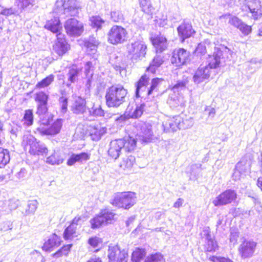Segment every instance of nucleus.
<instances>
[{"mask_svg":"<svg viewBox=\"0 0 262 262\" xmlns=\"http://www.w3.org/2000/svg\"><path fill=\"white\" fill-rule=\"evenodd\" d=\"M63 123V120L61 119H57L52 125L48 129L45 128L43 127H37L36 131L35 132L36 133L38 132L42 135H56L58 134L61 128Z\"/></svg>","mask_w":262,"mask_h":262,"instance_id":"obj_16","label":"nucleus"},{"mask_svg":"<svg viewBox=\"0 0 262 262\" xmlns=\"http://www.w3.org/2000/svg\"><path fill=\"white\" fill-rule=\"evenodd\" d=\"M127 90L120 84L111 86L106 89V104L109 107L117 108L125 101Z\"/></svg>","mask_w":262,"mask_h":262,"instance_id":"obj_2","label":"nucleus"},{"mask_svg":"<svg viewBox=\"0 0 262 262\" xmlns=\"http://www.w3.org/2000/svg\"><path fill=\"white\" fill-rule=\"evenodd\" d=\"M249 9L252 13V16L254 19H257L260 16L261 13L259 7L253 8L252 6H249Z\"/></svg>","mask_w":262,"mask_h":262,"instance_id":"obj_56","label":"nucleus"},{"mask_svg":"<svg viewBox=\"0 0 262 262\" xmlns=\"http://www.w3.org/2000/svg\"><path fill=\"white\" fill-rule=\"evenodd\" d=\"M85 46L87 48V52L89 54H93L94 58H96V53L97 52V42H92L90 41H88L85 42Z\"/></svg>","mask_w":262,"mask_h":262,"instance_id":"obj_46","label":"nucleus"},{"mask_svg":"<svg viewBox=\"0 0 262 262\" xmlns=\"http://www.w3.org/2000/svg\"><path fill=\"white\" fill-rule=\"evenodd\" d=\"M60 106V111L62 114H65L68 110V98L62 96L59 99Z\"/></svg>","mask_w":262,"mask_h":262,"instance_id":"obj_54","label":"nucleus"},{"mask_svg":"<svg viewBox=\"0 0 262 262\" xmlns=\"http://www.w3.org/2000/svg\"><path fill=\"white\" fill-rule=\"evenodd\" d=\"M149 81V78L146 75H144L136 83V96L140 97L145 93L146 87Z\"/></svg>","mask_w":262,"mask_h":262,"instance_id":"obj_21","label":"nucleus"},{"mask_svg":"<svg viewBox=\"0 0 262 262\" xmlns=\"http://www.w3.org/2000/svg\"><path fill=\"white\" fill-rule=\"evenodd\" d=\"M144 249L137 248L132 253V260L133 262H140L145 256Z\"/></svg>","mask_w":262,"mask_h":262,"instance_id":"obj_40","label":"nucleus"},{"mask_svg":"<svg viewBox=\"0 0 262 262\" xmlns=\"http://www.w3.org/2000/svg\"><path fill=\"white\" fill-rule=\"evenodd\" d=\"M182 117L179 116L173 118H167L162 123V127L164 132H174L179 129L180 121Z\"/></svg>","mask_w":262,"mask_h":262,"instance_id":"obj_15","label":"nucleus"},{"mask_svg":"<svg viewBox=\"0 0 262 262\" xmlns=\"http://www.w3.org/2000/svg\"><path fill=\"white\" fill-rule=\"evenodd\" d=\"M36 114L39 118V122L40 125H42L43 127L45 126L48 125L53 119L52 115L48 112L47 107H46L45 110H43V108H37ZM40 127H42V126Z\"/></svg>","mask_w":262,"mask_h":262,"instance_id":"obj_22","label":"nucleus"},{"mask_svg":"<svg viewBox=\"0 0 262 262\" xmlns=\"http://www.w3.org/2000/svg\"><path fill=\"white\" fill-rule=\"evenodd\" d=\"M48 96L43 92H40L36 94L35 101L38 103L37 108H43L45 110L47 105Z\"/></svg>","mask_w":262,"mask_h":262,"instance_id":"obj_29","label":"nucleus"},{"mask_svg":"<svg viewBox=\"0 0 262 262\" xmlns=\"http://www.w3.org/2000/svg\"><path fill=\"white\" fill-rule=\"evenodd\" d=\"M10 161L8 149L0 147V168H3Z\"/></svg>","mask_w":262,"mask_h":262,"instance_id":"obj_37","label":"nucleus"},{"mask_svg":"<svg viewBox=\"0 0 262 262\" xmlns=\"http://www.w3.org/2000/svg\"><path fill=\"white\" fill-rule=\"evenodd\" d=\"M233 52L226 47H223L220 50L215 51L212 55L209 56L207 59L208 64L206 66L211 71L219 67L222 62H225L226 60L231 57Z\"/></svg>","mask_w":262,"mask_h":262,"instance_id":"obj_5","label":"nucleus"},{"mask_svg":"<svg viewBox=\"0 0 262 262\" xmlns=\"http://www.w3.org/2000/svg\"><path fill=\"white\" fill-rule=\"evenodd\" d=\"M250 162L245 158H243L238 162L235 166V169L243 173H246L250 169Z\"/></svg>","mask_w":262,"mask_h":262,"instance_id":"obj_35","label":"nucleus"},{"mask_svg":"<svg viewBox=\"0 0 262 262\" xmlns=\"http://www.w3.org/2000/svg\"><path fill=\"white\" fill-rule=\"evenodd\" d=\"M18 12V10H15L12 8H6L3 9L1 11V14L4 15H10L12 14H15Z\"/></svg>","mask_w":262,"mask_h":262,"instance_id":"obj_60","label":"nucleus"},{"mask_svg":"<svg viewBox=\"0 0 262 262\" xmlns=\"http://www.w3.org/2000/svg\"><path fill=\"white\" fill-rule=\"evenodd\" d=\"M89 114L94 117H102L104 116V113L100 105L94 104L89 108Z\"/></svg>","mask_w":262,"mask_h":262,"instance_id":"obj_43","label":"nucleus"},{"mask_svg":"<svg viewBox=\"0 0 262 262\" xmlns=\"http://www.w3.org/2000/svg\"><path fill=\"white\" fill-rule=\"evenodd\" d=\"M82 223V219L80 216H77L73 219L71 224L70 225H73V227L77 229V226L80 225Z\"/></svg>","mask_w":262,"mask_h":262,"instance_id":"obj_61","label":"nucleus"},{"mask_svg":"<svg viewBox=\"0 0 262 262\" xmlns=\"http://www.w3.org/2000/svg\"><path fill=\"white\" fill-rule=\"evenodd\" d=\"M256 243L253 241H245L240 245L239 252L242 258H249L253 255Z\"/></svg>","mask_w":262,"mask_h":262,"instance_id":"obj_14","label":"nucleus"},{"mask_svg":"<svg viewBox=\"0 0 262 262\" xmlns=\"http://www.w3.org/2000/svg\"><path fill=\"white\" fill-rule=\"evenodd\" d=\"M123 142V148L126 151L130 152L133 151L136 147V140L135 139L130 137H127L123 139H120Z\"/></svg>","mask_w":262,"mask_h":262,"instance_id":"obj_31","label":"nucleus"},{"mask_svg":"<svg viewBox=\"0 0 262 262\" xmlns=\"http://www.w3.org/2000/svg\"><path fill=\"white\" fill-rule=\"evenodd\" d=\"M60 244V237L54 234L44 244L43 249L46 251H51L53 248L58 247Z\"/></svg>","mask_w":262,"mask_h":262,"instance_id":"obj_27","label":"nucleus"},{"mask_svg":"<svg viewBox=\"0 0 262 262\" xmlns=\"http://www.w3.org/2000/svg\"><path fill=\"white\" fill-rule=\"evenodd\" d=\"M209 260L212 262H233L231 259L228 258L214 256L210 257Z\"/></svg>","mask_w":262,"mask_h":262,"instance_id":"obj_58","label":"nucleus"},{"mask_svg":"<svg viewBox=\"0 0 262 262\" xmlns=\"http://www.w3.org/2000/svg\"><path fill=\"white\" fill-rule=\"evenodd\" d=\"M45 27L53 33L56 34L57 41L53 46V50L59 56L64 54L70 49V46L64 38V35L60 33L62 29L60 20L58 17L48 21Z\"/></svg>","mask_w":262,"mask_h":262,"instance_id":"obj_1","label":"nucleus"},{"mask_svg":"<svg viewBox=\"0 0 262 262\" xmlns=\"http://www.w3.org/2000/svg\"><path fill=\"white\" fill-rule=\"evenodd\" d=\"M63 160L59 154L54 152L53 154L47 158V163L51 165H59L61 164Z\"/></svg>","mask_w":262,"mask_h":262,"instance_id":"obj_42","label":"nucleus"},{"mask_svg":"<svg viewBox=\"0 0 262 262\" xmlns=\"http://www.w3.org/2000/svg\"><path fill=\"white\" fill-rule=\"evenodd\" d=\"M190 60L189 52L183 48L176 49L172 53L171 61L177 67H180L186 63Z\"/></svg>","mask_w":262,"mask_h":262,"instance_id":"obj_11","label":"nucleus"},{"mask_svg":"<svg viewBox=\"0 0 262 262\" xmlns=\"http://www.w3.org/2000/svg\"><path fill=\"white\" fill-rule=\"evenodd\" d=\"M136 202L135 193L132 192H119L115 194L112 200V204L119 208L128 209Z\"/></svg>","mask_w":262,"mask_h":262,"instance_id":"obj_6","label":"nucleus"},{"mask_svg":"<svg viewBox=\"0 0 262 262\" xmlns=\"http://www.w3.org/2000/svg\"><path fill=\"white\" fill-rule=\"evenodd\" d=\"M135 162V158L130 155L124 157L120 163V167L124 170H129L132 168Z\"/></svg>","mask_w":262,"mask_h":262,"instance_id":"obj_30","label":"nucleus"},{"mask_svg":"<svg viewBox=\"0 0 262 262\" xmlns=\"http://www.w3.org/2000/svg\"><path fill=\"white\" fill-rule=\"evenodd\" d=\"M54 76L51 74L38 82L35 85V89H41L50 85L54 81Z\"/></svg>","mask_w":262,"mask_h":262,"instance_id":"obj_39","label":"nucleus"},{"mask_svg":"<svg viewBox=\"0 0 262 262\" xmlns=\"http://www.w3.org/2000/svg\"><path fill=\"white\" fill-rule=\"evenodd\" d=\"M236 192L231 189H228L215 198L212 203L216 207L226 205L231 203L236 199Z\"/></svg>","mask_w":262,"mask_h":262,"instance_id":"obj_9","label":"nucleus"},{"mask_svg":"<svg viewBox=\"0 0 262 262\" xmlns=\"http://www.w3.org/2000/svg\"><path fill=\"white\" fill-rule=\"evenodd\" d=\"M91 25L93 28L100 29L104 21L99 16H93L90 19Z\"/></svg>","mask_w":262,"mask_h":262,"instance_id":"obj_45","label":"nucleus"},{"mask_svg":"<svg viewBox=\"0 0 262 262\" xmlns=\"http://www.w3.org/2000/svg\"><path fill=\"white\" fill-rule=\"evenodd\" d=\"M211 72V71L208 67L201 65L193 77L194 82L196 84H199L208 79L210 77Z\"/></svg>","mask_w":262,"mask_h":262,"instance_id":"obj_19","label":"nucleus"},{"mask_svg":"<svg viewBox=\"0 0 262 262\" xmlns=\"http://www.w3.org/2000/svg\"><path fill=\"white\" fill-rule=\"evenodd\" d=\"M238 29L245 36L248 35L252 32L251 26L246 24L244 22L242 24Z\"/></svg>","mask_w":262,"mask_h":262,"instance_id":"obj_55","label":"nucleus"},{"mask_svg":"<svg viewBox=\"0 0 262 262\" xmlns=\"http://www.w3.org/2000/svg\"><path fill=\"white\" fill-rule=\"evenodd\" d=\"M67 34L71 36H79L83 31V24L75 18L67 20L64 24Z\"/></svg>","mask_w":262,"mask_h":262,"instance_id":"obj_10","label":"nucleus"},{"mask_svg":"<svg viewBox=\"0 0 262 262\" xmlns=\"http://www.w3.org/2000/svg\"><path fill=\"white\" fill-rule=\"evenodd\" d=\"M106 130L105 127L99 125L90 126L89 129L90 135L94 141L100 140L102 136L106 133Z\"/></svg>","mask_w":262,"mask_h":262,"instance_id":"obj_23","label":"nucleus"},{"mask_svg":"<svg viewBox=\"0 0 262 262\" xmlns=\"http://www.w3.org/2000/svg\"><path fill=\"white\" fill-rule=\"evenodd\" d=\"M238 238V232L236 231H231L230 233V241L233 244L236 243Z\"/></svg>","mask_w":262,"mask_h":262,"instance_id":"obj_64","label":"nucleus"},{"mask_svg":"<svg viewBox=\"0 0 262 262\" xmlns=\"http://www.w3.org/2000/svg\"><path fill=\"white\" fill-rule=\"evenodd\" d=\"M228 16H229V24L238 29L243 21L236 16L230 14Z\"/></svg>","mask_w":262,"mask_h":262,"instance_id":"obj_53","label":"nucleus"},{"mask_svg":"<svg viewBox=\"0 0 262 262\" xmlns=\"http://www.w3.org/2000/svg\"><path fill=\"white\" fill-rule=\"evenodd\" d=\"M81 70L76 66H73L68 69L67 74L68 82L67 85L70 86L71 83H74L78 80V78L80 75Z\"/></svg>","mask_w":262,"mask_h":262,"instance_id":"obj_24","label":"nucleus"},{"mask_svg":"<svg viewBox=\"0 0 262 262\" xmlns=\"http://www.w3.org/2000/svg\"><path fill=\"white\" fill-rule=\"evenodd\" d=\"M201 237L204 241V249L206 251L213 252L217 249L216 242L214 241L213 236L210 234L209 227H206L203 229Z\"/></svg>","mask_w":262,"mask_h":262,"instance_id":"obj_13","label":"nucleus"},{"mask_svg":"<svg viewBox=\"0 0 262 262\" xmlns=\"http://www.w3.org/2000/svg\"><path fill=\"white\" fill-rule=\"evenodd\" d=\"M92 64L91 62H88L84 67V72L87 79L86 85L89 86L91 85V78L93 75Z\"/></svg>","mask_w":262,"mask_h":262,"instance_id":"obj_44","label":"nucleus"},{"mask_svg":"<svg viewBox=\"0 0 262 262\" xmlns=\"http://www.w3.org/2000/svg\"><path fill=\"white\" fill-rule=\"evenodd\" d=\"M24 124L30 126L33 123V112L31 110H26L24 116Z\"/></svg>","mask_w":262,"mask_h":262,"instance_id":"obj_52","label":"nucleus"},{"mask_svg":"<svg viewBox=\"0 0 262 262\" xmlns=\"http://www.w3.org/2000/svg\"><path fill=\"white\" fill-rule=\"evenodd\" d=\"M160 81H162V80L159 78H157L152 79L151 82V85L147 90L146 94L147 95L152 94L154 91H157L158 86Z\"/></svg>","mask_w":262,"mask_h":262,"instance_id":"obj_51","label":"nucleus"},{"mask_svg":"<svg viewBox=\"0 0 262 262\" xmlns=\"http://www.w3.org/2000/svg\"><path fill=\"white\" fill-rule=\"evenodd\" d=\"M100 215L103 219L104 225L111 224L115 220L116 214L108 210H104L102 211Z\"/></svg>","mask_w":262,"mask_h":262,"instance_id":"obj_34","label":"nucleus"},{"mask_svg":"<svg viewBox=\"0 0 262 262\" xmlns=\"http://www.w3.org/2000/svg\"><path fill=\"white\" fill-rule=\"evenodd\" d=\"M145 105L141 104L139 106H137L134 110H131L129 106L126 108L128 111L129 117L130 118H137L140 117L143 114Z\"/></svg>","mask_w":262,"mask_h":262,"instance_id":"obj_33","label":"nucleus"},{"mask_svg":"<svg viewBox=\"0 0 262 262\" xmlns=\"http://www.w3.org/2000/svg\"><path fill=\"white\" fill-rule=\"evenodd\" d=\"M89 222L91 228L93 229H98L104 225L103 219L101 217L100 214L91 219Z\"/></svg>","mask_w":262,"mask_h":262,"instance_id":"obj_41","label":"nucleus"},{"mask_svg":"<svg viewBox=\"0 0 262 262\" xmlns=\"http://www.w3.org/2000/svg\"><path fill=\"white\" fill-rule=\"evenodd\" d=\"M127 35V32L124 28L114 25L107 33V41L114 45L122 44L126 41Z\"/></svg>","mask_w":262,"mask_h":262,"instance_id":"obj_7","label":"nucleus"},{"mask_svg":"<svg viewBox=\"0 0 262 262\" xmlns=\"http://www.w3.org/2000/svg\"><path fill=\"white\" fill-rule=\"evenodd\" d=\"M147 46L142 41L138 40L127 45V52L132 62H137L142 60L146 54Z\"/></svg>","mask_w":262,"mask_h":262,"instance_id":"obj_4","label":"nucleus"},{"mask_svg":"<svg viewBox=\"0 0 262 262\" xmlns=\"http://www.w3.org/2000/svg\"><path fill=\"white\" fill-rule=\"evenodd\" d=\"M149 257L153 262H161L163 259V256L160 253H156Z\"/></svg>","mask_w":262,"mask_h":262,"instance_id":"obj_62","label":"nucleus"},{"mask_svg":"<svg viewBox=\"0 0 262 262\" xmlns=\"http://www.w3.org/2000/svg\"><path fill=\"white\" fill-rule=\"evenodd\" d=\"M123 142L121 139L112 140L110 143L108 155L113 159H117L121 154V149L123 148Z\"/></svg>","mask_w":262,"mask_h":262,"instance_id":"obj_17","label":"nucleus"},{"mask_svg":"<svg viewBox=\"0 0 262 262\" xmlns=\"http://www.w3.org/2000/svg\"><path fill=\"white\" fill-rule=\"evenodd\" d=\"M101 238L97 237H92L89 239L88 243L94 248L98 247L99 243H101Z\"/></svg>","mask_w":262,"mask_h":262,"instance_id":"obj_57","label":"nucleus"},{"mask_svg":"<svg viewBox=\"0 0 262 262\" xmlns=\"http://www.w3.org/2000/svg\"><path fill=\"white\" fill-rule=\"evenodd\" d=\"M177 31L182 42H183L186 39L190 37L195 33L191 25L189 23H182L178 27Z\"/></svg>","mask_w":262,"mask_h":262,"instance_id":"obj_18","label":"nucleus"},{"mask_svg":"<svg viewBox=\"0 0 262 262\" xmlns=\"http://www.w3.org/2000/svg\"><path fill=\"white\" fill-rule=\"evenodd\" d=\"M151 42L157 52H162L167 48V39L163 36L151 38Z\"/></svg>","mask_w":262,"mask_h":262,"instance_id":"obj_25","label":"nucleus"},{"mask_svg":"<svg viewBox=\"0 0 262 262\" xmlns=\"http://www.w3.org/2000/svg\"><path fill=\"white\" fill-rule=\"evenodd\" d=\"M36 149V151L38 154H44L47 152V148L45 145L40 142L36 141V139L34 138V149Z\"/></svg>","mask_w":262,"mask_h":262,"instance_id":"obj_49","label":"nucleus"},{"mask_svg":"<svg viewBox=\"0 0 262 262\" xmlns=\"http://www.w3.org/2000/svg\"><path fill=\"white\" fill-rule=\"evenodd\" d=\"M193 124V120L192 118L189 117L188 118L184 119L182 118V120L180 121L179 129H185L191 127Z\"/></svg>","mask_w":262,"mask_h":262,"instance_id":"obj_48","label":"nucleus"},{"mask_svg":"<svg viewBox=\"0 0 262 262\" xmlns=\"http://www.w3.org/2000/svg\"><path fill=\"white\" fill-rule=\"evenodd\" d=\"M185 86V83L183 81L178 82L175 85H174L172 88L174 92L179 91L180 90H182Z\"/></svg>","mask_w":262,"mask_h":262,"instance_id":"obj_63","label":"nucleus"},{"mask_svg":"<svg viewBox=\"0 0 262 262\" xmlns=\"http://www.w3.org/2000/svg\"><path fill=\"white\" fill-rule=\"evenodd\" d=\"M90 159V156L85 152H81L79 154H72L67 161V165L72 166L76 162L82 163Z\"/></svg>","mask_w":262,"mask_h":262,"instance_id":"obj_26","label":"nucleus"},{"mask_svg":"<svg viewBox=\"0 0 262 262\" xmlns=\"http://www.w3.org/2000/svg\"><path fill=\"white\" fill-rule=\"evenodd\" d=\"M127 257L128 253L125 250L121 251L117 245L109 246L108 257L110 262H124Z\"/></svg>","mask_w":262,"mask_h":262,"instance_id":"obj_12","label":"nucleus"},{"mask_svg":"<svg viewBox=\"0 0 262 262\" xmlns=\"http://www.w3.org/2000/svg\"><path fill=\"white\" fill-rule=\"evenodd\" d=\"M80 8L79 2L76 0H57L54 12L74 16L78 14Z\"/></svg>","mask_w":262,"mask_h":262,"instance_id":"obj_3","label":"nucleus"},{"mask_svg":"<svg viewBox=\"0 0 262 262\" xmlns=\"http://www.w3.org/2000/svg\"><path fill=\"white\" fill-rule=\"evenodd\" d=\"M137 139L142 143H148L156 141L159 138V133L154 132V128L150 124L144 123L140 126L137 135Z\"/></svg>","mask_w":262,"mask_h":262,"instance_id":"obj_8","label":"nucleus"},{"mask_svg":"<svg viewBox=\"0 0 262 262\" xmlns=\"http://www.w3.org/2000/svg\"><path fill=\"white\" fill-rule=\"evenodd\" d=\"M72 246V245L69 244L62 247L60 250L55 252L53 254V256L55 258H58L62 256L63 255H67L69 252Z\"/></svg>","mask_w":262,"mask_h":262,"instance_id":"obj_50","label":"nucleus"},{"mask_svg":"<svg viewBox=\"0 0 262 262\" xmlns=\"http://www.w3.org/2000/svg\"><path fill=\"white\" fill-rule=\"evenodd\" d=\"M22 145L24 148L31 154L33 150V136L30 133H26L24 135Z\"/></svg>","mask_w":262,"mask_h":262,"instance_id":"obj_32","label":"nucleus"},{"mask_svg":"<svg viewBox=\"0 0 262 262\" xmlns=\"http://www.w3.org/2000/svg\"><path fill=\"white\" fill-rule=\"evenodd\" d=\"M111 19L116 23L122 22L124 20V16L122 12L119 10H114L111 13Z\"/></svg>","mask_w":262,"mask_h":262,"instance_id":"obj_47","label":"nucleus"},{"mask_svg":"<svg viewBox=\"0 0 262 262\" xmlns=\"http://www.w3.org/2000/svg\"><path fill=\"white\" fill-rule=\"evenodd\" d=\"M86 110L85 100L80 96L75 97L72 106V111L73 113L77 115L83 114Z\"/></svg>","mask_w":262,"mask_h":262,"instance_id":"obj_20","label":"nucleus"},{"mask_svg":"<svg viewBox=\"0 0 262 262\" xmlns=\"http://www.w3.org/2000/svg\"><path fill=\"white\" fill-rule=\"evenodd\" d=\"M19 9L27 7L30 4V0H17L16 2Z\"/></svg>","mask_w":262,"mask_h":262,"instance_id":"obj_59","label":"nucleus"},{"mask_svg":"<svg viewBox=\"0 0 262 262\" xmlns=\"http://www.w3.org/2000/svg\"><path fill=\"white\" fill-rule=\"evenodd\" d=\"M139 1L142 10L147 14L151 15L154 9L151 5L150 0H139Z\"/></svg>","mask_w":262,"mask_h":262,"instance_id":"obj_38","label":"nucleus"},{"mask_svg":"<svg viewBox=\"0 0 262 262\" xmlns=\"http://www.w3.org/2000/svg\"><path fill=\"white\" fill-rule=\"evenodd\" d=\"M163 60L161 55H157L150 63L149 67L147 69L148 71L152 73L156 72V69L159 67L163 63Z\"/></svg>","mask_w":262,"mask_h":262,"instance_id":"obj_36","label":"nucleus"},{"mask_svg":"<svg viewBox=\"0 0 262 262\" xmlns=\"http://www.w3.org/2000/svg\"><path fill=\"white\" fill-rule=\"evenodd\" d=\"M79 235L77 229L73 227V225H69L64 231L63 238L66 240H73L77 238Z\"/></svg>","mask_w":262,"mask_h":262,"instance_id":"obj_28","label":"nucleus"}]
</instances>
